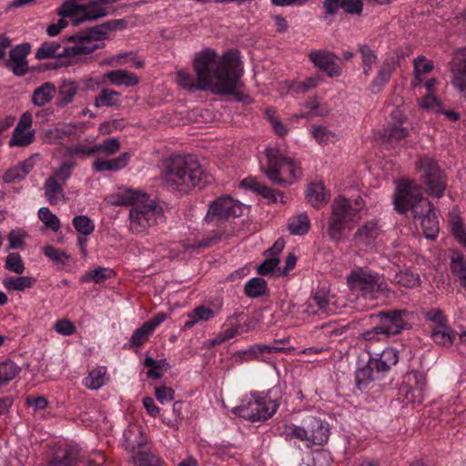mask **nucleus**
Returning a JSON list of instances; mask_svg holds the SVG:
<instances>
[{"instance_id": "nucleus-34", "label": "nucleus", "mask_w": 466, "mask_h": 466, "mask_svg": "<svg viewBox=\"0 0 466 466\" xmlns=\"http://www.w3.org/2000/svg\"><path fill=\"white\" fill-rule=\"evenodd\" d=\"M378 364L380 370L384 373L392 366L396 365L399 360V352L394 348L385 349L380 355V358H371Z\"/></svg>"}, {"instance_id": "nucleus-52", "label": "nucleus", "mask_w": 466, "mask_h": 466, "mask_svg": "<svg viewBox=\"0 0 466 466\" xmlns=\"http://www.w3.org/2000/svg\"><path fill=\"white\" fill-rule=\"evenodd\" d=\"M311 133L314 138L322 145H327L337 139L335 133L321 126L313 127Z\"/></svg>"}, {"instance_id": "nucleus-15", "label": "nucleus", "mask_w": 466, "mask_h": 466, "mask_svg": "<svg viewBox=\"0 0 466 466\" xmlns=\"http://www.w3.org/2000/svg\"><path fill=\"white\" fill-rule=\"evenodd\" d=\"M31 46L28 43L20 44L9 51V58L5 66L11 70L15 76H24L29 71L27 56L30 54Z\"/></svg>"}, {"instance_id": "nucleus-31", "label": "nucleus", "mask_w": 466, "mask_h": 466, "mask_svg": "<svg viewBox=\"0 0 466 466\" xmlns=\"http://www.w3.org/2000/svg\"><path fill=\"white\" fill-rule=\"evenodd\" d=\"M449 227L456 240L466 247V225L455 210L449 214Z\"/></svg>"}, {"instance_id": "nucleus-13", "label": "nucleus", "mask_w": 466, "mask_h": 466, "mask_svg": "<svg viewBox=\"0 0 466 466\" xmlns=\"http://www.w3.org/2000/svg\"><path fill=\"white\" fill-rule=\"evenodd\" d=\"M408 316L409 311L404 309L382 310L376 315L380 319V324L385 332L386 338L398 335L404 329H409L410 324L407 319Z\"/></svg>"}, {"instance_id": "nucleus-55", "label": "nucleus", "mask_w": 466, "mask_h": 466, "mask_svg": "<svg viewBox=\"0 0 466 466\" xmlns=\"http://www.w3.org/2000/svg\"><path fill=\"white\" fill-rule=\"evenodd\" d=\"M5 268L16 274H22L25 270V265L19 253H10L5 262Z\"/></svg>"}, {"instance_id": "nucleus-5", "label": "nucleus", "mask_w": 466, "mask_h": 466, "mask_svg": "<svg viewBox=\"0 0 466 466\" xmlns=\"http://www.w3.org/2000/svg\"><path fill=\"white\" fill-rule=\"evenodd\" d=\"M393 203L399 213L405 214L410 209L414 218L419 220L435 211L431 201L422 197L420 189L413 181L409 180L399 184L394 194Z\"/></svg>"}, {"instance_id": "nucleus-7", "label": "nucleus", "mask_w": 466, "mask_h": 466, "mask_svg": "<svg viewBox=\"0 0 466 466\" xmlns=\"http://www.w3.org/2000/svg\"><path fill=\"white\" fill-rule=\"evenodd\" d=\"M347 283L353 293L364 299H376L378 295L390 292L388 284L380 280V276L372 270L359 268L347 277Z\"/></svg>"}, {"instance_id": "nucleus-40", "label": "nucleus", "mask_w": 466, "mask_h": 466, "mask_svg": "<svg viewBox=\"0 0 466 466\" xmlns=\"http://www.w3.org/2000/svg\"><path fill=\"white\" fill-rule=\"evenodd\" d=\"M431 339L436 344L450 347L453 344L455 333L451 327L444 325V327L432 329Z\"/></svg>"}, {"instance_id": "nucleus-48", "label": "nucleus", "mask_w": 466, "mask_h": 466, "mask_svg": "<svg viewBox=\"0 0 466 466\" xmlns=\"http://www.w3.org/2000/svg\"><path fill=\"white\" fill-rule=\"evenodd\" d=\"M112 274V269L98 267L93 270L86 271L80 279L81 282H94V283H101L106 279H109Z\"/></svg>"}, {"instance_id": "nucleus-54", "label": "nucleus", "mask_w": 466, "mask_h": 466, "mask_svg": "<svg viewBox=\"0 0 466 466\" xmlns=\"http://www.w3.org/2000/svg\"><path fill=\"white\" fill-rule=\"evenodd\" d=\"M263 344H255L248 349L239 352V357L242 360H264L263 355L266 354L263 349Z\"/></svg>"}, {"instance_id": "nucleus-25", "label": "nucleus", "mask_w": 466, "mask_h": 466, "mask_svg": "<svg viewBox=\"0 0 466 466\" xmlns=\"http://www.w3.org/2000/svg\"><path fill=\"white\" fill-rule=\"evenodd\" d=\"M380 234L378 223L374 220L365 223L357 230L353 238L356 243L369 245Z\"/></svg>"}, {"instance_id": "nucleus-62", "label": "nucleus", "mask_w": 466, "mask_h": 466, "mask_svg": "<svg viewBox=\"0 0 466 466\" xmlns=\"http://www.w3.org/2000/svg\"><path fill=\"white\" fill-rule=\"evenodd\" d=\"M358 52L361 56V64H375L378 60L375 51L367 44H358Z\"/></svg>"}, {"instance_id": "nucleus-47", "label": "nucleus", "mask_w": 466, "mask_h": 466, "mask_svg": "<svg viewBox=\"0 0 466 466\" xmlns=\"http://www.w3.org/2000/svg\"><path fill=\"white\" fill-rule=\"evenodd\" d=\"M35 139L34 130L14 129L12 138L8 145L9 147H27Z\"/></svg>"}, {"instance_id": "nucleus-23", "label": "nucleus", "mask_w": 466, "mask_h": 466, "mask_svg": "<svg viewBox=\"0 0 466 466\" xmlns=\"http://www.w3.org/2000/svg\"><path fill=\"white\" fill-rule=\"evenodd\" d=\"M104 78L115 86H135L139 82V78L134 73L125 69L108 71L104 74Z\"/></svg>"}, {"instance_id": "nucleus-41", "label": "nucleus", "mask_w": 466, "mask_h": 466, "mask_svg": "<svg viewBox=\"0 0 466 466\" xmlns=\"http://www.w3.org/2000/svg\"><path fill=\"white\" fill-rule=\"evenodd\" d=\"M144 365L150 368L147 371V376L153 380L162 377L163 374L160 370H167L170 368L166 359L155 360L152 357H147L144 360Z\"/></svg>"}, {"instance_id": "nucleus-4", "label": "nucleus", "mask_w": 466, "mask_h": 466, "mask_svg": "<svg viewBox=\"0 0 466 466\" xmlns=\"http://www.w3.org/2000/svg\"><path fill=\"white\" fill-rule=\"evenodd\" d=\"M267 167L264 173L276 185L287 187L293 184L302 172L299 164L291 157H286L277 147H268L265 150Z\"/></svg>"}, {"instance_id": "nucleus-51", "label": "nucleus", "mask_w": 466, "mask_h": 466, "mask_svg": "<svg viewBox=\"0 0 466 466\" xmlns=\"http://www.w3.org/2000/svg\"><path fill=\"white\" fill-rule=\"evenodd\" d=\"M38 218L45 224L46 228L56 232L60 228V220L53 214L48 208H41L38 210Z\"/></svg>"}, {"instance_id": "nucleus-60", "label": "nucleus", "mask_w": 466, "mask_h": 466, "mask_svg": "<svg viewBox=\"0 0 466 466\" xmlns=\"http://www.w3.org/2000/svg\"><path fill=\"white\" fill-rule=\"evenodd\" d=\"M43 252L45 256L49 258L52 261L62 265H65L66 260L69 258V256L63 250L52 246L45 247Z\"/></svg>"}, {"instance_id": "nucleus-56", "label": "nucleus", "mask_w": 466, "mask_h": 466, "mask_svg": "<svg viewBox=\"0 0 466 466\" xmlns=\"http://www.w3.org/2000/svg\"><path fill=\"white\" fill-rule=\"evenodd\" d=\"M76 163L73 161H65L54 171L50 177H56L57 181L64 184L72 175Z\"/></svg>"}, {"instance_id": "nucleus-26", "label": "nucleus", "mask_w": 466, "mask_h": 466, "mask_svg": "<svg viewBox=\"0 0 466 466\" xmlns=\"http://www.w3.org/2000/svg\"><path fill=\"white\" fill-rule=\"evenodd\" d=\"M393 71L394 66L391 63L383 62L370 84V91L373 94L380 93L390 81Z\"/></svg>"}, {"instance_id": "nucleus-38", "label": "nucleus", "mask_w": 466, "mask_h": 466, "mask_svg": "<svg viewBox=\"0 0 466 466\" xmlns=\"http://www.w3.org/2000/svg\"><path fill=\"white\" fill-rule=\"evenodd\" d=\"M391 281L407 289L415 288L420 283L419 274L409 269L396 272L392 277Z\"/></svg>"}, {"instance_id": "nucleus-59", "label": "nucleus", "mask_w": 466, "mask_h": 466, "mask_svg": "<svg viewBox=\"0 0 466 466\" xmlns=\"http://www.w3.org/2000/svg\"><path fill=\"white\" fill-rule=\"evenodd\" d=\"M414 68L417 76H415L413 85L416 86L421 82L419 75L431 72L433 69V64L431 62H426L424 57L420 56L414 60Z\"/></svg>"}, {"instance_id": "nucleus-44", "label": "nucleus", "mask_w": 466, "mask_h": 466, "mask_svg": "<svg viewBox=\"0 0 466 466\" xmlns=\"http://www.w3.org/2000/svg\"><path fill=\"white\" fill-rule=\"evenodd\" d=\"M20 371V367L12 360H8L0 362V387L14 380Z\"/></svg>"}, {"instance_id": "nucleus-32", "label": "nucleus", "mask_w": 466, "mask_h": 466, "mask_svg": "<svg viewBox=\"0 0 466 466\" xmlns=\"http://www.w3.org/2000/svg\"><path fill=\"white\" fill-rule=\"evenodd\" d=\"M82 5H77L74 1H66L58 9L57 14L62 18H71L74 25L82 23Z\"/></svg>"}, {"instance_id": "nucleus-14", "label": "nucleus", "mask_w": 466, "mask_h": 466, "mask_svg": "<svg viewBox=\"0 0 466 466\" xmlns=\"http://www.w3.org/2000/svg\"><path fill=\"white\" fill-rule=\"evenodd\" d=\"M451 84L466 99V47L454 52L450 63Z\"/></svg>"}, {"instance_id": "nucleus-30", "label": "nucleus", "mask_w": 466, "mask_h": 466, "mask_svg": "<svg viewBox=\"0 0 466 466\" xmlns=\"http://www.w3.org/2000/svg\"><path fill=\"white\" fill-rule=\"evenodd\" d=\"M309 308H317L316 310H312L313 314H330L333 311V309L330 308L329 305V292L325 289H318L310 299L309 302Z\"/></svg>"}, {"instance_id": "nucleus-11", "label": "nucleus", "mask_w": 466, "mask_h": 466, "mask_svg": "<svg viewBox=\"0 0 466 466\" xmlns=\"http://www.w3.org/2000/svg\"><path fill=\"white\" fill-rule=\"evenodd\" d=\"M417 167L422 172L420 177L425 191L434 198L442 197L447 187V178L437 162L424 156L419 159Z\"/></svg>"}, {"instance_id": "nucleus-22", "label": "nucleus", "mask_w": 466, "mask_h": 466, "mask_svg": "<svg viewBox=\"0 0 466 466\" xmlns=\"http://www.w3.org/2000/svg\"><path fill=\"white\" fill-rule=\"evenodd\" d=\"M78 89L79 86L76 81L70 79L62 80L57 90L56 106L65 107L72 103Z\"/></svg>"}, {"instance_id": "nucleus-3", "label": "nucleus", "mask_w": 466, "mask_h": 466, "mask_svg": "<svg viewBox=\"0 0 466 466\" xmlns=\"http://www.w3.org/2000/svg\"><path fill=\"white\" fill-rule=\"evenodd\" d=\"M363 206L364 201L360 197L354 200L339 197L333 200L327 228L328 236L331 240L339 242L344 239L346 228L360 218V211Z\"/></svg>"}, {"instance_id": "nucleus-39", "label": "nucleus", "mask_w": 466, "mask_h": 466, "mask_svg": "<svg viewBox=\"0 0 466 466\" xmlns=\"http://www.w3.org/2000/svg\"><path fill=\"white\" fill-rule=\"evenodd\" d=\"M121 94L116 90L103 88L99 95L96 96L95 106H115L120 103Z\"/></svg>"}, {"instance_id": "nucleus-17", "label": "nucleus", "mask_w": 466, "mask_h": 466, "mask_svg": "<svg viewBox=\"0 0 466 466\" xmlns=\"http://www.w3.org/2000/svg\"><path fill=\"white\" fill-rule=\"evenodd\" d=\"M323 8L325 15L323 19L330 22L329 17L338 13L339 8H342L345 13L349 15H360L363 10V4L361 0H323Z\"/></svg>"}, {"instance_id": "nucleus-6", "label": "nucleus", "mask_w": 466, "mask_h": 466, "mask_svg": "<svg viewBox=\"0 0 466 466\" xmlns=\"http://www.w3.org/2000/svg\"><path fill=\"white\" fill-rule=\"evenodd\" d=\"M139 198L137 192L127 190L117 201L118 205H132L129 212L130 229L134 233H140L154 226L160 218L161 213L157 205L153 201L149 204L136 202Z\"/></svg>"}, {"instance_id": "nucleus-16", "label": "nucleus", "mask_w": 466, "mask_h": 466, "mask_svg": "<svg viewBox=\"0 0 466 466\" xmlns=\"http://www.w3.org/2000/svg\"><path fill=\"white\" fill-rule=\"evenodd\" d=\"M309 58L329 77L339 76L342 73L341 67L336 63L339 57L333 52L325 49L313 50L309 54Z\"/></svg>"}, {"instance_id": "nucleus-8", "label": "nucleus", "mask_w": 466, "mask_h": 466, "mask_svg": "<svg viewBox=\"0 0 466 466\" xmlns=\"http://www.w3.org/2000/svg\"><path fill=\"white\" fill-rule=\"evenodd\" d=\"M330 429L327 421L315 416L307 417L301 426H286V439H297L308 442V445H323L328 442Z\"/></svg>"}, {"instance_id": "nucleus-64", "label": "nucleus", "mask_w": 466, "mask_h": 466, "mask_svg": "<svg viewBox=\"0 0 466 466\" xmlns=\"http://www.w3.org/2000/svg\"><path fill=\"white\" fill-rule=\"evenodd\" d=\"M55 329L60 335L69 336L75 333L76 327L71 320L63 319L56 322Z\"/></svg>"}, {"instance_id": "nucleus-46", "label": "nucleus", "mask_w": 466, "mask_h": 466, "mask_svg": "<svg viewBox=\"0 0 466 466\" xmlns=\"http://www.w3.org/2000/svg\"><path fill=\"white\" fill-rule=\"evenodd\" d=\"M268 290L267 282L262 278H253L245 286V293L249 298H258Z\"/></svg>"}, {"instance_id": "nucleus-12", "label": "nucleus", "mask_w": 466, "mask_h": 466, "mask_svg": "<svg viewBox=\"0 0 466 466\" xmlns=\"http://www.w3.org/2000/svg\"><path fill=\"white\" fill-rule=\"evenodd\" d=\"M127 25V22L126 19L108 20L79 31L76 35L69 36V40H81L86 43L94 44L93 42L107 39L110 32L123 30Z\"/></svg>"}, {"instance_id": "nucleus-33", "label": "nucleus", "mask_w": 466, "mask_h": 466, "mask_svg": "<svg viewBox=\"0 0 466 466\" xmlns=\"http://www.w3.org/2000/svg\"><path fill=\"white\" fill-rule=\"evenodd\" d=\"M308 201L314 208H319L321 204L329 200V196L325 192V187L321 183L310 184L306 191Z\"/></svg>"}, {"instance_id": "nucleus-45", "label": "nucleus", "mask_w": 466, "mask_h": 466, "mask_svg": "<svg viewBox=\"0 0 466 466\" xmlns=\"http://www.w3.org/2000/svg\"><path fill=\"white\" fill-rule=\"evenodd\" d=\"M135 466H161L162 460L154 453L139 451L137 455L131 456Z\"/></svg>"}, {"instance_id": "nucleus-49", "label": "nucleus", "mask_w": 466, "mask_h": 466, "mask_svg": "<svg viewBox=\"0 0 466 466\" xmlns=\"http://www.w3.org/2000/svg\"><path fill=\"white\" fill-rule=\"evenodd\" d=\"M214 317V311L205 306L197 307L194 311L188 315L189 319L186 321L185 327L191 328L198 321L204 320L207 321Z\"/></svg>"}, {"instance_id": "nucleus-19", "label": "nucleus", "mask_w": 466, "mask_h": 466, "mask_svg": "<svg viewBox=\"0 0 466 466\" xmlns=\"http://www.w3.org/2000/svg\"><path fill=\"white\" fill-rule=\"evenodd\" d=\"M381 373L378 364L370 358L363 367L356 370L355 380L357 387L360 390L365 389L370 382L378 380Z\"/></svg>"}, {"instance_id": "nucleus-24", "label": "nucleus", "mask_w": 466, "mask_h": 466, "mask_svg": "<svg viewBox=\"0 0 466 466\" xmlns=\"http://www.w3.org/2000/svg\"><path fill=\"white\" fill-rule=\"evenodd\" d=\"M56 87L52 82H46L33 91L32 103L36 106H44L55 97Z\"/></svg>"}, {"instance_id": "nucleus-61", "label": "nucleus", "mask_w": 466, "mask_h": 466, "mask_svg": "<svg viewBox=\"0 0 466 466\" xmlns=\"http://www.w3.org/2000/svg\"><path fill=\"white\" fill-rule=\"evenodd\" d=\"M120 149V143L117 138L109 137L102 143L96 145V153L103 151L107 155H113Z\"/></svg>"}, {"instance_id": "nucleus-58", "label": "nucleus", "mask_w": 466, "mask_h": 466, "mask_svg": "<svg viewBox=\"0 0 466 466\" xmlns=\"http://www.w3.org/2000/svg\"><path fill=\"white\" fill-rule=\"evenodd\" d=\"M451 270L459 279H465L466 276V259L461 254H457L451 258Z\"/></svg>"}, {"instance_id": "nucleus-27", "label": "nucleus", "mask_w": 466, "mask_h": 466, "mask_svg": "<svg viewBox=\"0 0 466 466\" xmlns=\"http://www.w3.org/2000/svg\"><path fill=\"white\" fill-rule=\"evenodd\" d=\"M409 135V130L401 125L388 123L381 132V139L384 143L397 145L404 140Z\"/></svg>"}, {"instance_id": "nucleus-50", "label": "nucleus", "mask_w": 466, "mask_h": 466, "mask_svg": "<svg viewBox=\"0 0 466 466\" xmlns=\"http://www.w3.org/2000/svg\"><path fill=\"white\" fill-rule=\"evenodd\" d=\"M75 229L81 235L88 236L95 230L94 222L85 215L76 216L72 221Z\"/></svg>"}, {"instance_id": "nucleus-63", "label": "nucleus", "mask_w": 466, "mask_h": 466, "mask_svg": "<svg viewBox=\"0 0 466 466\" xmlns=\"http://www.w3.org/2000/svg\"><path fill=\"white\" fill-rule=\"evenodd\" d=\"M279 262L280 260L278 257L266 258L259 266H258L257 272L261 276H266L272 272Z\"/></svg>"}, {"instance_id": "nucleus-21", "label": "nucleus", "mask_w": 466, "mask_h": 466, "mask_svg": "<svg viewBox=\"0 0 466 466\" xmlns=\"http://www.w3.org/2000/svg\"><path fill=\"white\" fill-rule=\"evenodd\" d=\"M69 42L75 43L72 46L64 47L59 56L63 57H73L81 55H89L96 50L102 48L105 44H90L81 40H69Z\"/></svg>"}, {"instance_id": "nucleus-29", "label": "nucleus", "mask_w": 466, "mask_h": 466, "mask_svg": "<svg viewBox=\"0 0 466 466\" xmlns=\"http://www.w3.org/2000/svg\"><path fill=\"white\" fill-rule=\"evenodd\" d=\"M82 22L96 20L106 16L110 12L99 0H92L82 5Z\"/></svg>"}, {"instance_id": "nucleus-10", "label": "nucleus", "mask_w": 466, "mask_h": 466, "mask_svg": "<svg viewBox=\"0 0 466 466\" xmlns=\"http://www.w3.org/2000/svg\"><path fill=\"white\" fill-rule=\"evenodd\" d=\"M243 213V205L230 196L217 198L209 203L205 221L211 226L220 227Z\"/></svg>"}, {"instance_id": "nucleus-43", "label": "nucleus", "mask_w": 466, "mask_h": 466, "mask_svg": "<svg viewBox=\"0 0 466 466\" xmlns=\"http://www.w3.org/2000/svg\"><path fill=\"white\" fill-rule=\"evenodd\" d=\"M61 45L56 41L44 42L35 52V58L38 60L52 57H62L60 55Z\"/></svg>"}, {"instance_id": "nucleus-20", "label": "nucleus", "mask_w": 466, "mask_h": 466, "mask_svg": "<svg viewBox=\"0 0 466 466\" xmlns=\"http://www.w3.org/2000/svg\"><path fill=\"white\" fill-rule=\"evenodd\" d=\"M34 167V160L32 157L26 158L19 162L16 166L8 168L3 175L4 183L10 184L22 181L30 173Z\"/></svg>"}, {"instance_id": "nucleus-18", "label": "nucleus", "mask_w": 466, "mask_h": 466, "mask_svg": "<svg viewBox=\"0 0 466 466\" xmlns=\"http://www.w3.org/2000/svg\"><path fill=\"white\" fill-rule=\"evenodd\" d=\"M124 447L132 455H137V450H140L146 443L147 439L142 430L137 425H130L124 431Z\"/></svg>"}, {"instance_id": "nucleus-1", "label": "nucleus", "mask_w": 466, "mask_h": 466, "mask_svg": "<svg viewBox=\"0 0 466 466\" xmlns=\"http://www.w3.org/2000/svg\"><path fill=\"white\" fill-rule=\"evenodd\" d=\"M193 67L197 80L187 71L177 72V81L181 87L189 91L210 89L216 95H233L238 101L244 99L243 94L236 91L242 70L234 54L219 56L213 49L207 48L196 56Z\"/></svg>"}, {"instance_id": "nucleus-37", "label": "nucleus", "mask_w": 466, "mask_h": 466, "mask_svg": "<svg viewBox=\"0 0 466 466\" xmlns=\"http://www.w3.org/2000/svg\"><path fill=\"white\" fill-rule=\"evenodd\" d=\"M35 279L29 276L21 277H8L3 280V284L7 290L11 291H24L30 289L35 284Z\"/></svg>"}, {"instance_id": "nucleus-53", "label": "nucleus", "mask_w": 466, "mask_h": 466, "mask_svg": "<svg viewBox=\"0 0 466 466\" xmlns=\"http://www.w3.org/2000/svg\"><path fill=\"white\" fill-rule=\"evenodd\" d=\"M153 333V331L149 329V327L144 323L140 328L137 329L131 338L130 344L133 347H140L146 341L148 340L149 336Z\"/></svg>"}, {"instance_id": "nucleus-36", "label": "nucleus", "mask_w": 466, "mask_h": 466, "mask_svg": "<svg viewBox=\"0 0 466 466\" xmlns=\"http://www.w3.org/2000/svg\"><path fill=\"white\" fill-rule=\"evenodd\" d=\"M107 380L106 368L101 366L91 370L83 383L90 390H98L106 384Z\"/></svg>"}, {"instance_id": "nucleus-2", "label": "nucleus", "mask_w": 466, "mask_h": 466, "mask_svg": "<svg viewBox=\"0 0 466 466\" xmlns=\"http://www.w3.org/2000/svg\"><path fill=\"white\" fill-rule=\"evenodd\" d=\"M164 179L169 187L180 192L202 188L210 183L211 177L192 155L171 157L164 172Z\"/></svg>"}, {"instance_id": "nucleus-57", "label": "nucleus", "mask_w": 466, "mask_h": 466, "mask_svg": "<svg viewBox=\"0 0 466 466\" xmlns=\"http://www.w3.org/2000/svg\"><path fill=\"white\" fill-rule=\"evenodd\" d=\"M77 459V452L74 449L65 451L62 456L56 454L51 461L54 466H73Z\"/></svg>"}, {"instance_id": "nucleus-42", "label": "nucleus", "mask_w": 466, "mask_h": 466, "mask_svg": "<svg viewBox=\"0 0 466 466\" xmlns=\"http://www.w3.org/2000/svg\"><path fill=\"white\" fill-rule=\"evenodd\" d=\"M420 221L425 238L431 240L435 239L440 231L439 220L435 211Z\"/></svg>"}, {"instance_id": "nucleus-35", "label": "nucleus", "mask_w": 466, "mask_h": 466, "mask_svg": "<svg viewBox=\"0 0 466 466\" xmlns=\"http://www.w3.org/2000/svg\"><path fill=\"white\" fill-rule=\"evenodd\" d=\"M288 228L292 235H305L310 228V220L306 213L298 214L289 218Z\"/></svg>"}, {"instance_id": "nucleus-28", "label": "nucleus", "mask_w": 466, "mask_h": 466, "mask_svg": "<svg viewBox=\"0 0 466 466\" xmlns=\"http://www.w3.org/2000/svg\"><path fill=\"white\" fill-rule=\"evenodd\" d=\"M45 197L50 205H56L65 198L63 184L56 177H48L44 184Z\"/></svg>"}, {"instance_id": "nucleus-9", "label": "nucleus", "mask_w": 466, "mask_h": 466, "mask_svg": "<svg viewBox=\"0 0 466 466\" xmlns=\"http://www.w3.org/2000/svg\"><path fill=\"white\" fill-rule=\"evenodd\" d=\"M279 403L267 396H260L257 393H251L246 396L241 404L235 407L232 411L234 414L244 418L249 421H265L271 418L277 411Z\"/></svg>"}]
</instances>
